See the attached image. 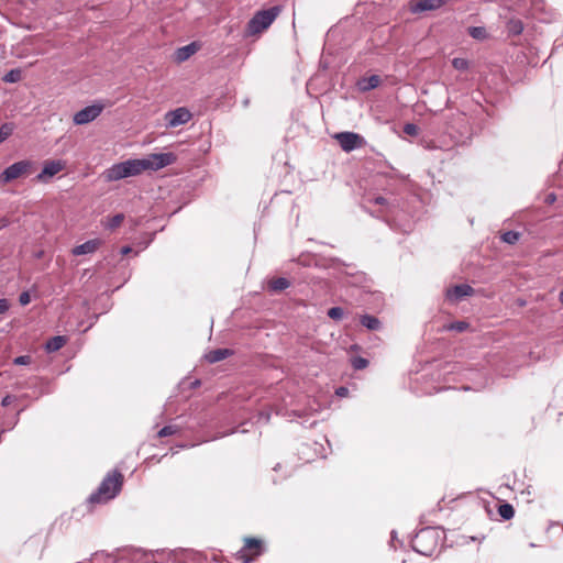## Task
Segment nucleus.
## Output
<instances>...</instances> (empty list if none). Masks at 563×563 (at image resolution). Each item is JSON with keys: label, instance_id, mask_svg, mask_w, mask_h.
I'll return each mask as SVG.
<instances>
[{"label": "nucleus", "instance_id": "obj_8", "mask_svg": "<svg viewBox=\"0 0 563 563\" xmlns=\"http://www.w3.org/2000/svg\"><path fill=\"white\" fill-rule=\"evenodd\" d=\"M191 112L185 108L179 107L175 110L167 111L164 115L167 128H176L184 125L191 120Z\"/></svg>", "mask_w": 563, "mask_h": 563}, {"label": "nucleus", "instance_id": "obj_34", "mask_svg": "<svg viewBox=\"0 0 563 563\" xmlns=\"http://www.w3.org/2000/svg\"><path fill=\"white\" fill-rule=\"evenodd\" d=\"M467 328H468V323H466L464 321L452 322L451 324L448 325L449 330L457 331V332H463Z\"/></svg>", "mask_w": 563, "mask_h": 563}, {"label": "nucleus", "instance_id": "obj_44", "mask_svg": "<svg viewBox=\"0 0 563 563\" xmlns=\"http://www.w3.org/2000/svg\"><path fill=\"white\" fill-rule=\"evenodd\" d=\"M560 301L563 303V290L560 292Z\"/></svg>", "mask_w": 563, "mask_h": 563}, {"label": "nucleus", "instance_id": "obj_33", "mask_svg": "<svg viewBox=\"0 0 563 563\" xmlns=\"http://www.w3.org/2000/svg\"><path fill=\"white\" fill-rule=\"evenodd\" d=\"M178 432V428L176 426H165L164 428H162L157 435L159 438H164V437H169V435H173V434H176Z\"/></svg>", "mask_w": 563, "mask_h": 563}, {"label": "nucleus", "instance_id": "obj_43", "mask_svg": "<svg viewBox=\"0 0 563 563\" xmlns=\"http://www.w3.org/2000/svg\"><path fill=\"white\" fill-rule=\"evenodd\" d=\"M430 143H431V142L426 141V140H422V141H421L422 146H423V147H426V148H432V146L430 145Z\"/></svg>", "mask_w": 563, "mask_h": 563}, {"label": "nucleus", "instance_id": "obj_5", "mask_svg": "<svg viewBox=\"0 0 563 563\" xmlns=\"http://www.w3.org/2000/svg\"><path fill=\"white\" fill-rule=\"evenodd\" d=\"M33 167V163L29 159L19 161L10 166H8L0 174V183L8 184L14 179L20 178L23 175H26L31 172Z\"/></svg>", "mask_w": 563, "mask_h": 563}, {"label": "nucleus", "instance_id": "obj_3", "mask_svg": "<svg viewBox=\"0 0 563 563\" xmlns=\"http://www.w3.org/2000/svg\"><path fill=\"white\" fill-rule=\"evenodd\" d=\"M122 482L123 477L121 473L114 471L108 474L99 485L97 492L90 495L89 501L95 504L114 498L121 490Z\"/></svg>", "mask_w": 563, "mask_h": 563}, {"label": "nucleus", "instance_id": "obj_26", "mask_svg": "<svg viewBox=\"0 0 563 563\" xmlns=\"http://www.w3.org/2000/svg\"><path fill=\"white\" fill-rule=\"evenodd\" d=\"M452 66L459 71H465L470 68V62L466 58L455 57L452 59Z\"/></svg>", "mask_w": 563, "mask_h": 563}, {"label": "nucleus", "instance_id": "obj_21", "mask_svg": "<svg viewBox=\"0 0 563 563\" xmlns=\"http://www.w3.org/2000/svg\"><path fill=\"white\" fill-rule=\"evenodd\" d=\"M379 84V77L377 75H372L367 78H363L358 81V87L361 90H371L378 86Z\"/></svg>", "mask_w": 563, "mask_h": 563}, {"label": "nucleus", "instance_id": "obj_15", "mask_svg": "<svg viewBox=\"0 0 563 563\" xmlns=\"http://www.w3.org/2000/svg\"><path fill=\"white\" fill-rule=\"evenodd\" d=\"M200 45L197 42H191L188 45L179 47L175 52V59L178 63H183L198 52Z\"/></svg>", "mask_w": 563, "mask_h": 563}, {"label": "nucleus", "instance_id": "obj_25", "mask_svg": "<svg viewBox=\"0 0 563 563\" xmlns=\"http://www.w3.org/2000/svg\"><path fill=\"white\" fill-rule=\"evenodd\" d=\"M14 126L12 123H3L0 126V144L4 142L12 133H13Z\"/></svg>", "mask_w": 563, "mask_h": 563}, {"label": "nucleus", "instance_id": "obj_20", "mask_svg": "<svg viewBox=\"0 0 563 563\" xmlns=\"http://www.w3.org/2000/svg\"><path fill=\"white\" fill-rule=\"evenodd\" d=\"M66 342H67L66 336L56 335V336L51 338L46 342L45 349L48 353L56 352V351L60 350L66 344Z\"/></svg>", "mask_w": 563, "mask_h": 563}, {"label": "nucleus", "instance_id": "obj_4", "mask_svg": "<svg viewBox=\"0 0 563 563\" xmlns=\"http://www.w3.org/2000/svg\"><path fill=\"white\" fill-rule=\"evenodd\" d=\"M280 12V8L275 5L265 10L257 11L249 21L246 33L247 35L260 34L271 26Z\"/></svg>", "mask_w": 563, "mask_h": 563}, {"label": "nucleus", "instance_id": "obj_24", "mask_svg": "<svg viewBox=\"0 0 563 563\" xmlns=\"http://www.w3.org/2000/svg\"><path fill=\"white\" fill-rule=\"evenodd\" d=\"M498 514L503 519L509 520L515 516V509L510 504H503L498 507Z\"/></svg>", "mask_w": 563, "mask_h": 563}, {"label": "nucleus", "instance_id": "obj_11", "mask_svg": "<svg viewBox=\"0 0 563 563\" xmlns=\"http://www.w3.org/2000/svg\"><path fill=\"white\" fill-rule=\"evenodd\" d=\"M262 542L255 538H247L245 539V544L242 550H240L236 553L238 560H240L242 563H250L253 558H250L247 555L249 551H254V556H257L261 554L262 550Z\"/></svg>", "mask_w": 563, "mask_h": 563}, {"label": "nucleus", "instance_id": "obj_1", "mask_svg": "<svg viewBox=\"0 0 563 563\" xmlns=\"http://www.w3.org/2000/svg\"><path fill=\"white\" fill-rule=\"evenodd\" d=\"M175 161L173 153L150 154L144 158H134L125 161L129 177L140 175L144 170H158Z\"/></svg>", "mask_w": 563, "mask_h": 563}, {"label": "nucleus", "instance_id": "obj_10", "mask_svg": "<svg viewBox=\"0 0 563 563\" xmlns=\"http://www.w3.org/2000/svg\"><path fill=\"white\" fill-rule=\"evenodd\" d=\"M474 289L467 284H460L453 287H450L445 290V298L448 301L452 303H456L464 299L465 297L472 296Z\"/></svg>", "mask_w": 563, "mask_h": 563}, {"label": "nucleus", "instance_id": "obj_32", "mask_svg": "<svg viewBox=\"0 0 563 563\" xmlns=\"http://www.w3.org/2000/svg\"><path fill=\"white\" fill-rule=\"evenodd\" d=\"M509 31L514 35H519L523 31V25L520 20H511L509 22Z\"/></svg>", "mask_w": 563, "mask_h": 563}, {"label": "nucleus", "instance_id": "obj_41", "mask_svg": "<svg viewBox=\"0 0 563 563\" xmlns=\"http://www.w3.org/2000/svg\"><path fill=\"white\" fill-rule=\"evenodd\" d=\"M556 200V196L552 192V194H549L545 198V201L548 203H553L554 201Z\"/></svg>", "mask_w": 563, "mask_h": 563}, {"label": "nucleus", "instance_id": "obj_29", "mask_svg": "<svg viewBox=\"0 0 563 563\" xmlns=\"http://www.w3.org/2000/svg\"><path fill=\"white\" fill-rule=\"evenodd\" d=\"M351 364L354 369H364L368 365V361L362 356H355L351 358Z\"/></svg>", "mask_w": 563, "mask_h": 563}, {"label": "nucleus", "instance_id": "obj_22", "mask_svg": "<svg viewBox=\"0 0 563 563\" xmlns=\"http://www.w3.org/2000/svg\"><path fill=\"white\" fill-rule=\"evenodd\" d=\"M290 283L284 277H278L269 282L268 287L273 291H282L288 288Z\"/></svg>", "mask_w": 563, "mask_h": 563}, {"label": "nucleus", "instance_id": "obj_28", "mask_svg": "<svg viewBox=\"0 0 563 563\" xmlns=\"http://www.w3.org/2000/svg\"><path fill=\"white\" fill-rule=\"evenodd\" d=\"M123 219H124V216L122 213H118L107 221L106 228L113 230L122 223Z\"/></svg>", "mask_w": 563, "mask_h": 563}, {"label": "nucleus", "instance_id": "obj_39", "mask_svg": "<svg viewBox=\"0 0 563 563\" xmlns=\"http://www.w3.org/2000/svg\"><path fill=\"white\" fill-rule=\"evenodd\" d=\"M15 400V397L14 396H11V395H7L2 398V401H1V405L3 407H8L9 405H11L13 401Z\"/></svg>", "mask_w": 563, "mask_h": 563}, {"label": "nucleus", "instance_id": "obj_31", "mask_svg": "<svg viewBox=\"0 0 563 563\" xmlns=\"http://www.w3.org/2000/svg\"><path fill=\"white\" fill-rule=\"evenodd\" d=\"M328 317L333 320H341L344 317V310L341 307H332L328 310Z\"/></svg>", "mask_w": 563, "mask_h": 563}, {"label": "nucleus", "instance_id": "obj_14", "mask_svg": "<svg viewBox=\"0 0 563 563\" xmlns=\"http://www.w3.org/2000/svg\"><path fill=\"white\" fill-rule=\"evenodd\" d=\"M101 241L99 239L89 240L82 244L75 246L71 253L76 256L92 254L99 249Z\"/></svg>", "mask_w": 563, "mask_h": 563}, {"label": "nucleus", "instance_id": "obj_19", "mask_svg": "<svg viewBox=\"0 0 563 563\" xmlns=\"http://www.w3.org/2000/svg\"><path fill=\"white\" fill-rule=\"evenodd\" d=\"M360 322L363 327H365L366 329L372 330V331L379 330L383 327L380 320L371 314L361 316Z\"/></svg>", "mask_w": 563, "mask_h": 563}, {"label": "nucleus", "instance_id": "obj_12", "mask_svg": "<svg viewBox=\"0 0 563 563\" xmlns=\"http://www.w3.org/2000/svg\"><path fill=\"white\" fill-rule=\"evenodd\" d=\"M64 168L62 161H48L44 163L42 172L36 176V179L46 183L49 178L54 177Z\"/></svg>", "mask_w": 563, "mask_h": 563}, {"label": "nucleus", "instance_id": "obj_13", "mask_svg": "<svg viewBox=\"0 0 563 563\" xmlns=\"http://www.w3.org/2000/svg\"><path fill=\"white\" fill-rule=\"evenodd\" d=\"M106 180L108 181H117L123 178L129 177L128 167L125 165V161L121 163L113 164L111 167L106 169L103 173Z\"/></svg>", "mask_w": 563, "mask_h": 563}, {"label": "nucleus", "instance_id": "obj_7", "mask_svg": "<svg viewBox=\"0 0 563 563\" xmlns=\"http://www.w3.org/2000/svg\"><path fill=\"white\" fill-rule=\"evenodd\" d=\"M102 103L87 106L74 114L73 121L76 125H84L95 121L103 111Z\"/></svg>", "mask_w": 563, "mask_h": 563}, {"label": "nucleus", "instance_id": "obj_9", "mask_svg": "<svg viewBox=\"0 0 563 563\" xmlns=\"http://www.w3.org/2000/svg\"><path fill=\"white\" fill-rule=\"evenodd\" d=\"M451 0H415L410 2L409 10L413 14L437 11L448 4Z\"/></svg>", "mask_w": 563, "mask_h": 563}, {"label": "nucleus", "instance_id": "obj_42", "mask_svg": "<svg viewBox=\"0 0 563 563\" xmlns=\"http://www.w3.org/2000/svg\"><path fill=\"white\" fill-rule=\"evenodd\" d=\"M131 252H132V249H131L130 246H123V247L121 249V254H122V255H126V254H129V253H131Z\"/></svg>", "mask_w": 563, "mask_h": 563}, {"label": "nucleus", "instance_id": "obj_38", "mask_svg": "<svg viewBox=\"0 0 563 563\" xmlns=\"http://www.w3.org/2000/svg\"><path fill=\"white\" fill-rule=\"evenodd\" d=\"M30 301H31V297H30V294L27 291H23V292L20 294L19 302L22 306H26L27 303H30Z\"/></svg>", "mask_w": 563, "mask_h": 563}, {"label": "nucleus", "instance_id": "obj_35", "mask_svg": "<svg viewBox=\"0 0 563 563\" xmlns=\"http://www.w3.org/2000/svg\"><path fill=\"white\" fill-rule=\"evenodd\" d=\"M418 131H419L418 126L413 123H407L404 126V132L407 135L416 136V135H418Z\"/></svg>", "mask_w": 563, "mask_h": 563}, {"label": "nucleus", "instance_id": "obj_23", "mask_svg": "<svg viewBox=\"0 0 563 563\" xmlns=\"http://www.w3.org/2000/svg\"><path fill=\"white\" fill-rule=\"evenodd\" d=\"M468 34L477 41H484L488 37V33L484 26H471L468 27Z\"/></svg>", "mask_w": 563, "mask_h": 563}, {"label": "nucleus", "instance_id": "obj_6", "mask_svg": "<svg viewBox=\"0 0 563 563\" xmlns=\"http://www.w3.org/2000/svg\"><path fill=\"white\" fill-rule=\"evenodd\" d=\"M333 137L346 153L360 148L365 144L363 136L354 132H339L334 134Z\"/></svg>", "mask_w": 563, "mask_h": 563}, {"label": "nucleus", "instance_id": "obj_36", "mask_svg": "<svg viewBox=\"0 0 563 563\" xmlns=\"http://www.w3.org/2000/svg\"><path fill=\"white\" fill-rule=\"evenodd\" d=\"M13 363L15 365H29L31 363V356L21 355L14 358Z\"/></svg>", "mask_w": 563, "mask_h": 563}, {"label": "nucleus", "instance_id": "obj_18", "mask_svg": "<svg viewBox=\"0 0 563 563\" xmlns=\"http://www.w3.org/2000/svg\"><path fill=\"white\" fill-rule=\"evenodd\" d=\"M232 355V351L229 349H217L206 354V360L209 363H217Z\"/></svg>", "mask_w": 563, "mask_h": 563}, {"label": "nucleus", "instance_id": "obj_37", "mask_svg": "<svg viewBox=\"0 0 563 563\" xmlns=\"http://www.w3.org/2000/svg\"><path fill=\"white\" fill-rule=\"evenodd\" d=\"M10 309V302L5 298L0 299V314H4Z\"/></svg>", "mask_w": 563, "mask_h": 563}, {"label": "nucleus", "instance_id": "obj_2", "mask_svg": "<svg viewBox=\"0 0 563 563\" xmlns=\"http://www.w3.org/2000/svg\"><path fill=\"white\" fill-rule=\"evenodd\" d=\"M443 531L434 527H426L412 538V548L418 553L431 556L438 550L442 539L444 540Z\"/></svg>", "mask_w": 563, "mask_h": 563}, {"label": "nucleus", "instance_id": "obj_17", "mask_svg": "<svg viewBox=\"0 0 563 563\" xmlns=\"http://www.w3.org/2000/svg\"><path fill=\"white\" fill-rule=\"evenodd\" d=\"M365 203H366V209H368V211L373 216H375L377 218H382L383 220H385L383 214H375V210H373V207H375V206H385L386 199L383 196H380V195H378V196H376V195H368L365 198Z\"/></svg>", "mask_w": 563, "mask_h": 563}, {"label": "nucleus", "instance_id": "obj_30", "mask_svg": "<svg viewBox=\"0 0 563 563\" xmlns=\"http://www.w3.org/2000/svg\"><path fill=\"white\" fill-rule=\"evenodd\" d=\"M520 238V234L516 231H507L501 235V240L508 244H515Z\"/></svg>", "mask_w": 563, "mask_h": 563}, {"label": "nucleus", "instance_id": "obj_27", "mask_svg": "<svg viewBox=\"0 0 563 563\" xmlns=\"http://www.w3.org/2000/svg\"><path fill=\"white\" fill-rule=\"evenodd\" d=\"M21 79V71L19 69H11L3 76L5 82H16Z\"/></svg>", "mask_w": 563, "mask_h": 563}, {"label": "nucleus", "instance_id": "obj_40", "mask_svg": "<svg viewBox=\"0 0 563 563\" xmlns=\"http://www.w3.org/2000/svg\"><path fill=\"white\" fill-rule=\"evenodd\" d=\"M335 394L339 397H346L349 395V389L346 387L341 386L335 390Z\"/></svg>", "mask_w": 563, "mask_h": 563}, {"label": "nucleus", "instance_id": "obj_16", "mask_svg": "<svg viewBox=\"0 0 563 563\" xmlns=\"http://www.w3.org/2000/svg\"><path fill=\"white\" fill-rule=\"evenodd\" d=\"M77 563H129V560L125 558L114 559L112 555L97 552L92 554L91 559L88 562H77Z\"/></svg>", "mask_w": 563, "mask_h": 563}]
</instances>
